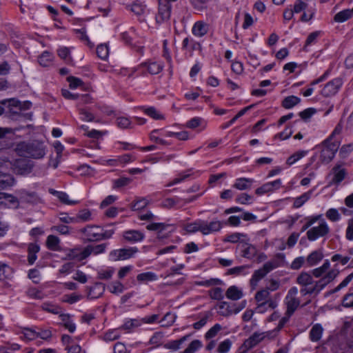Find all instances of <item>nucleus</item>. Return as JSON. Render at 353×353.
Returning <instances> with one entry per match:
<instances>
[{
	"label": "nucleus",
	"mask_w": 353,
	"mask_h": 353,
	"mask_svg": "<svg viewBox=\"0 0 353 353\" xmlns=\"http://www.w3.org/2000/svg\"><path fill=\"white\" fill-rule=\"evenodd\" d=\"M330 277L329 276L323 279L314 281L312 273L301 272L296 277V283L302 287L300 290L302 296L307 294L317 295L325 288V282Z\"/></svg>",
	"instance_id": "1"
},
{
	"label": "nucleus",
	"mask_w": 353,
	"mask_h": 353,
	"mask_svg": "<svg viewBox=\"0 0 353 353\" xmlns=\"http://www.w3.org/2000/svg\"><path fill=\"white\" fill-rule=\"evenodd\" d=\"M312 276L315 278L323 279L327 276H330L328 280L325 282V288L334 281L339 274L337 269L330 270V262L328 259L324 261L323 265L319 268L312 270Z\"/></svg>",
	"instance_id": "2"
},
{
	"label": "nucleus",
	"mask_w": 353,
	"mask_h": 353,
	"mask_svg": "<svg viewBox=\"0 0 353 353\" xmlns=\"http://www.w3.org/2000/svg\"><path fill=\"white\" fill-rule=\"evenodd\" d=\"M46 146L43 142L34 140L23 145V157L40 159L46 155Z\"/></svg>",
	"instance_id": "3"
},
{
	"label": "nucleus",
	"mask_w": 353,
	"mask_h": 353,
	"mask_svg": "<svg viewBox=\"0 0 353 353\" xmlns=\"http://www.w3.org/2000/svg\"><path fill=\"white\" fill-rule=\"evenodd\" d=\"M321 147L320 160L323 163H328L334 159L339 145L330 142V139H327L322 143Z\"/></svg>",
	"instance_id": "4"
},
{
	"label": "nucleus",
	"mask_w": 353,
	"mask_h": 353,
	"mask_svg": "<svg viewBox=\"0 0 353 353\" xmlns=\"http://www.w3.org/2000/svg\"><path fill=\"white\" fill-rule=\"evenodd\" d=\"M330 232V227L324 219H321L318 226L311 228L307 231V237L309 241H314L316 239L325 237Z\"/></svg>",
	"instance_id": "5"
},
{
	"label": "nucleus",
	"mask_w": 353,
	"mask_h": 353,
	"mask_svg": "<svg viewBox=\"0 0 353 353\" xmlns=\"http://www.w3.org/2000/svg\"><path fill=\"white\" fill-rule=\"evenodd\" d=\"M159 10L156 15V21L158 23H163L169 20L171 14L172 3L177 0H158Z\"/></svg>",
	"instance_id": "6"
},
{
	"label": "nucleus",
	"mask_w": 353,
	"mask_h": 353,
	"mask_svg": "<svg viewBox=\"0 0 353 353\" xmlns=\"http://www.w3.org/2000/svg\"><path fill=\"white\" fill-rule=\"evenodd\" d=\"M298 288H291L285 296V302L287 305V313L292 315L300 305V301L297 298Z\"/></svg>",
	"instance_id": "7"
},
{
	"label": "nucleus",
	"mask_w": 353,
	"mask_h": 353,
	"mask_svg": "<svg viewBox=\"0 0 353 353\" xmlns=\"http://www.w3.org/2000/svg\"><path fill=\"white\" fill-rule=\"evenodd\" d=\"M343 85V81L341 78H336L327 82L323 89L321 94L324 97H331L336 94Z\"/></svg>",
	"instance_id": "8"
},
{
	"label": "nucleus",
	"mask_w": 353,
	"mask_h": 353,
	"mask_svg": "<svg viewBox=\"0 0 353 353\" xmlns=\"http://www.w3.org/2000/svg\"><path fill=\"white\" fill-rule=\"evenodd\" d=\"M137 252L138 249L136 247L114 250L110 252V257L114 261H123L132 257Z\"/></svg>",
	"instance_id": "9"
},
{
	"label": "nucleus",
	"mask_w": 353,
	"mask_h": 353,
	"mask_svg": "<svg viewBox=\"0 0 353 353\" xmlns=\"http://www.w3.org/2000/svg\"><path fill=\"white\" fill-rule=\"evenodd\" d=\"M270 332H258L253 333L248 339H247L244 343L243 346L246 350L251 349L266 338H270Z\"/></svg>",
	"instance_id": "10"
},
{
	"label": "nucleus",
	"mask_w": 353,
	"mask_h": 353,
	"mask_svg": "<svg viewBox=\"0 0 353 353\" xmlns=\"http://www.w3.org/2000/svg\"><path fill=\"white\" fill-rule=\"evenodd\" d=\"M43 203V198L34 191H23V204L26 206H36Z\"/></svg>",
	"instance_id": "11"
},
{
	"label": "nucleus",
	"mask_w": 353,
	"mask_h": 353,
	"mask_svg": "<svg viewBox=\"0 0 353 353\" xmlns=\"http://www.w3.org/2000/svg\"><path fill=\"white\" fill-rule=\"evenodd\" d=\"M81 232L84 234L87 240L89 241H95L103 239L102 232L99 227L96 225H88Z\"/></svg>",
	"instance_id": "12"
},
{
	"label": "nucleus",
	"mask_w": 353,
	"mask_h": 353,
	"mask_svg": "<svg viewBox=\"0 0 353 353\" xmlns=\"http://www.w3.org/2000/svg\"><path fill=\"white\" fill-rule=\"evenodd\" d=\"M223 228V223L218 220L208 222L203 220L202 234L208 235L212 233L219 232Z\"/></svg>",
	"instance_id": "13"
},
{
	"label": "nucleus",
	"mask_w": 353,
	"mask_h": 353,
	"mask_svg": "<svg viewBox=\"0 0 353 353\" xmlns=\"http://www.w3.org/2000/svg\"><path fill=\"white\" fill-rule=\"evenodd\" d=\"M254 299L256 302L268 303L270 309H274L277 306L276 302L271 299L270 292L268 289L264 288L258 291L255 294Z\"/></svg>",
	"instance_id": "14"
},
{
	"label": "nucleus",
	"mask_w": 353,
	"mask_h": 353,
	"mask_svg": "<svg viewBox=\"0 0 353 353\" xmlns=\"http://www.w3.org/2000/svg\"><path fill=\"white\" fill-rule=\"evenodd\" d=\"M105 290V286L101 282L95 283L92 286L87 287L88 299H96L101 297Z\"/></svg>",
	"instance_id": "15"
},
{
	"label": "nucleus",
	"mask_w": 353,
	"mask_h": 353,
	"mask_svg": "<svg viewBox=\"0 0 353 353\" xmlns=\"http://www.w3.org/2000/svg\"><path fill=\"white\" fill-rule=\"evenodd\" d=\"M281 180L279 179L272 182L264 183L262 186L258 188L255 190V192L258 195H262L268 192H273L279 190L281 186Z\"/></svg>",
	"instance_id": "16"
},
{
	"label": "nucleus",
	"mask_w": 353,
	"mask_h": 353,
	"mask_svg": "<svg viewBox=\"0 0 353 353\" xmlns=\"http://www.w3.org/2000/svg\"><path fill=\"white\" fill-rule=\"evenodd\" d=\"M123 236L128 242L137 243L143 241L145 235L139 230H130L125 231L123 234Z\"/></svg>",
	"instance_id": "17"
},
{
	"label": "nucleus",
	"mask_w": 353,
	"mask_h": 353,
	"mask_svg": "<svg viewBox=\"0 0 353 353\" xmlns=\"http://www.w3.org/2000/svg\"><path fill=\"white\" fill-rule=\"evenodd\" d=\"M40 251V246L37 243H30L28 245L27 252V261L28 265H33L37 259V254Z\"/></svg>",
	"instance_id": "18"
},
{
	"label": "nucleus",
	"mask_w": 353,
	"mask_h": 353,
	"mask_svg": "<svg viewBox=\"0 0 353 353\" xmlns=\"http://www.w3.org/2000/svg\"><path fill=\"white\" fill-rule=\"evenodd\" d=\"M332 174L333 178L331 183L339 185L346 176L347 172L345 168H342L340 165H335L332 169Z\"/></svg>",
	"instance_id": "19"
},
{
	"label": "nucleus",
	"mask_w": 353,
	"mask_h": 353,
	"mask_svg": "<svg viewBox=\"0 0 353 353\" xmlns=\"http://www.w3.org/2000/svg\"><path fill=\"white\" fill-rule=\"evenodd\" d=\"M48 192L50 194L55 196L60 202L65 205H73L78 203L77 201L70 200L68 194L65 192L57 191L52 188H50Z\"/></svg>",
	"instance_id": "20"
},
{
	"label": "nucleus",
	"mask_w": 353,
	"mask_h": 353,
	"mask_svg": "<svg viewBox=\"0 0 353 353\" xmlns=\"http://www.w3.org/2000/svg\"><path fill=\"white\" fill-rule=\"evenodd\" d=\"M209 30V26L203 21H196L192 26V33L197 37H202L205 35Z\"/></svg>",
	"instance_id": "21"
},
{
	"label": "nucleus",
	"mask_w": 353,
	"mask_h": 353,
	"mask_svg": "<svg viewBox=\"0 0 353 353\" xmlns=\"http://www.w3.org/2000/svg\"><path fill=\"white\" fill-rule=\"evenodd\" d=\"M225 296L232 301H237L243 296V292L240 288L232 285L226 290Z\"/></svg>",
	"instance_id": "22"
},
{
	"label": "nucleus",
	"mask_w": 353,
	"mask_h": 353,
	"mask_svg": "<svg viewBox=\"0 0 353 353\" xmlns=\"http://www.w3.org/2000/svg\"><path fill=\"white\" fill-rule=\"evenodd\" d=\"M182 48L187 51L192 53L195 50H201V46L200 43L196 41L194 39L186 37L183 40Z\"/></svg>",
	"instance_id": "23"
},
{
	"label": "nucleus",
	"mask_w": 353,
	"mask_h": 353,
	"mask_svg": "<svg viewBox=\"0 0 353 353\" xmlns=\"http://www.w3.org/2000/svg\"><path fill=\"white\" fill-rule=\"evenodd\" d=\"M254 179L250 178H238L235 180L233 187L239 190H245L251 188Z\"/></svg>",
	"instance_id": "24"
},
{
	"label": "nucleus",
	"mask_w": 353,
	"mask_h": 353,
	"mask_svg": "<svg viewBox=\"0 0 353 353\" xmlns=\"http://www.w3.org/2000/svg\"><path fill=\"white\" fill-rule=\"evenodd\" d=\"M3 106L12 114L18 113L22 108L20 101L14 99L3 101Z\"/></svg>",
	"instance_id": "25"
},
{
	"label": "nucleus",
	"mask_w": 353,
	"mask_h": 353,
	"mask_svg": "<svg viewBox=\"0 0 353 353\" xmlns=\"http://www.w3.org/2000/svg\"><path fill=\"white\" fill-rule=\"evenodd\" d=\"M235 305L231 306L226 301H221L216 305L217 313L223 316H228L234 313L233 307Z\"/></svg>",
	"instance_id": "26"
},
{
	"label": "nucleus",
	"mask_w": 353,
	"mask_h": 353,
	"mask_svg": "<svg viewBox=\"0 0 353 353\" xmlns=\"http://www.w3.org/2000/svg\"><path fill=\"white\" fill-rule=\"evenodd\" d=\"M203 219H197L195 221L184 225L183 229L188 233L200 232L202 234Z\"/></svg>",
	"instance_id": "27"
},
{
	"label": "nucleus",
	"mask_w": 353,
	"mask_h": 353,
	"mask_svg": "<svg viewBox=\"0 0 353 353\" xmlns=\"http://www.w3.org/2000/svg\"><path fill=\"white\" fill-rule=\"evenodd\" d=\"M323 258V254L321 250L312 252L307 257L306 262L308 266H314L320 262Z\"/></svg>",
	"instance_id": "28"
},
{
	"label": "nucleus",
	"mask_w": 353,
	"mask_h": 353,
	"mask_svg": "<svg viewBox=\"0 0 353 353\" xmlns=\"http://www.w3.org/2000/svg\"><path fill=\"white\" fill-rule=\"evenodd\" d=\"M189 337L190 335H185L179 339L170 341L164 345V347L172 351H177L181 348V345L189 339Z\"/></svg>",
	"instance_id": "29"
},
{
	"label": "nucleus",
	"mask_w": 353,
	"mask_h": 353,
	"mask_svg": "<svg viewBox=\"0 0 353 353\" xmlns=\"http://www.w3.org/2000/svg\"><path fill=\"white\" fill-rule=\"evenodd\" d=\"M145 67L146 71L148 74L154 75L160 73L163 68V65L158 61H148Z\"/></svg>",
	"instance_id": "30"
},
{
	"label": "nucleus",
	"mask_w": 353,
	"mask_h": 353,
	"mask_svg": "<svg viewBox=\"0 0 353 353\" xmlns=\"http://www.w3.org/2000/svg\"><path fill=\"white\" fill-rule=\"evenodd\" d=\"M185 126L190 129H196L200 128V130H203L206 127L205 121L201 117H194L189 120Z\"/></svg>",
	"instance_id": "31"
},
{
	"label": "nucleus",
	"mask_w": 353,
	"mask_h": 353,
	"mask_svg": "<svg viewBox=\"0 0 353 353\" xmlns=\"http://www.w3.org/2000/svg\"><path fill=\"white\" fill-rule=\"evenodd\" d=\"M47 248L52 251L60 250V239L54 235H49L46 239Z\"/></svg>",
	"instance_id": "32"
},
{
	"label": "nucleus",
	"mask_w": 353,
	"mask_h": 353,
	"mask_svg": "<svg viewBox=\"0 0 353 353\" xmlns=\"http://www.w3.org/2000/svg\"><path fill=\"white\" fill-rule=\"evenodd\" d=\"M137 279L139 283H147L150 281H154L158 279V276L152 272H146L139 274Z\"/></svg>",
	"instance_id": "33"
},
{
	"label": "nucleus",
	"mask_w": 353,
	"mask_h": 353,
	"mask_svg": "<svg viewBox=\"0 0 353 353\" xmlns=\"http://www.w3.org/2000/svg\"><path fill=\"white\" fill-rule=\"evenodd\" d=\"M141 109L145 114L154 119L162 120L164 119L163 115L161 114L154 107L143 106L141 108Z\"/></svg>",
	"instance_id": "34"
},
{
	"label": "nucleus",
	"mask_w": 353,
	"mask_h": 353,
	"mask_svg": "<svg viewBox=\"0 0 353 353\" xmlns=\"http://www.w3.org/2000/svg\"><path fill=\"white\" fill-rule=\"evenodd\" d=\"M352 17V10L345 9L341 10L334 15V20L336 23H343L350 19Z\"/></svg>",
	"instance_id": "35"
},
{
	"label": "nucleus",
	"mask_w": 353,
	"mask_h": 353,
	"mask_svg": "<svg viewBox=\"0 0 353 353\" xmlns=\"http://www.w3.org/2000/svg\"><path fill=\"white\" fill-rule=\"evenodd\" d=\"M267 274V272L263 268V267L254 272L252 278L250 281L251 286L253 288L256 287L260 280L264 278Z\"/></svg>",
	"instance_id": "36"
},
{
	"label": "nucleus",
	"mask_w": 353,
	"mask_h": 353,
	"mask_svg": "<svg viewBox=\"0 0 353 353\" xmlns=\"http://www.w3.org/2000/svg\"><path fill=\"white\" fill-rule=\"evenodd\" d=\"M54 59L53 54L48 52L44 51L39 57L38 61L39 64L43 67H48L52 63Z\"/></svg>",
	"instance_id": "37"
},
{
	"label": "nucleus",
	"mask_w": 353,
	"mask_h": 353,
	"mask_svg": "<svg viewBox=\"0 0 353 353\" xmlns=\"http://www.w3.org/2000/svg\"><path fill=\"white\" fill-rule=\"evenodd\" d=\"M313 190H309L307 192L303 193L300 196L296 197L294 199L293 207L299 208L301 207L305 202H307L311 197Z\"/></svg>",
	"instance_id": "38"
},
{
	"label": "nucleus",
	"mask_w": 353,
	"mask_h": 353,
	"mask_svg": "<svg viewBox=\"0 0 353 353\" xmlns=\"http://www.w3.org/2000/svg\"><path fill=\"white\" fill-rule=\"evenodd\" d=\"M92 254L91 245L87 246L85 248L79 255L74 253V250H72L70 253L68 254V257L70 259H74L78 257L79 260H83L88 257L90 254Z\"/></svg>",
	"instance_id": "39"
},
{
	"label": "nucleus",
	"mask_w": 353,
	"mask_h": 353,
	"mask_svg": "<svg viewBox=\"0 0 353 353\" xmlns=\"http://www.w3.org/2000/svg\"><path fill=\"white\" fill-rule=\"evenodd\" d=\"M301 101L300 98L298 97L291 95L285 97L282 101V105L285 109H290L299 103Z\"/></svg>",
	"instance_id": "40"
},
{
	"label": "nucleus",
	"mask_w": 353,
	"mask_h": 353,
	"mask_svg": "<svg viewBox=\"0 0 353 353\" xmlns=\"http://www.w3.org/2000/svg\"><path fill=\"white\" fill-rule=\"evenodd\" d=\"M323 327L320 324L314 325L310 330V337L311 341H318L321 339L322 333H323Z\"/></svg>",
	"instance_id": "41"
},
{
	"label": "nucleus",
	"mask_w": 353,
	"mask_h": 353,
	"mask_svg": "<svg viewBox=\"0 0 353 353\" xmlns=\"http://www.w3.org/2000/svg\"><path fill=\"white\" fill-rule=\"evenodd\" d=\"M57 54L61 59H63L65 62L70 63L72 62V57L70 56V48L61 46L57 50Z\"/></svg>",
	"instance_id": "42"
},
{
	"label": "nucleus",
	"mask_w": 353,
	"mask_h": 353,
	"mask_svg": "<svg viewBox=\"0 0 353 353\" xmlns=\"http://www.w3.org/2000/svg\"><path fill=\"white\" fill-rule=\"evenodd\" d=\"M195 284L199 286H205V287H211V286H216L221 285L223 284V281L216 278H212L210 279L202 280L199 281H196Z\"/></svg>",
	"instance_id": "43"
},
{
	"label": "nucleus",
	"mask_w": 353,
	"mask_h": 353,
	"mask_svg": "<svg viewBox=\"0 0 353 353\" xmlns=\"http://www.w3.org/2000/svg\"><path fill=\"white\" fill-rule=\"evenodd\" d=\"M141 325V320L139 319H129L125 321L123 325H121L119 329L125 330L130 332L132 329L134 327H138Z\"/></svg>",
	"instance_id": "44"
},
{
	"label": "nucleus",
	"mask_w": 353,
	"mask_h": 353,
	"mask_svg": "<svg viewBox=\"0 0 353 353\" xmlns=\"http://www.w3.org/2000/svg\"><path fill=\"white\" fill-rule=\"evenodd\" d=\"M75 219H77V223L90 221L92 219L91 212L88 209L81 210L79 211Z\"/></svg>",
	"instance_id": "45"
},
{
	"label": "nucleus",
	"mask_w": 353,
	"mask_h": 353,
	"mask_svg": "<svg viewBox=\"0 0 353 353\" xmlns=\"http://www.w3.org/2000/svg\"><path fill=\"white\" fill-rule=\"evenodd\" d=\"M252 106L253 105H251L241 110L230 121L223 124L222 128L225 129L232 125L239 118L244 115L250 109H251Z\"/></svg>",
	"instance_id": "46"
},
{
	"label": "nucleus",
	"mask_w": 353,
	"mask_h": 353,
	"mask_svg": "<svg viewBox=\"0 0 353 353\" xmlns=\"http://www.w3.org/2000/svg\"><path fill=\"white\" fill-rule=\"evenodd\" d=\"M202 347V343L201 341L196 339L192 341L189 345L180 353H195Z\"/></svg>",
	"instance_id": "47"
},
{
	"label": "nucleus",
	"mask_w": 353,
	"mask_h": 353,
	"mask_svg": "<svg viewBox=\"0 0 353 353\" xmlns=\"http://www.w3.org/2000/svg\"><path fill=\"white\" fill-rule=\"evenodd\" d=\"M307 154V151L301 150L295 152L289 157L286 161V163L290 166L300 160L301 158L305 157Z\"/></svg>",
	"instance_id": "48"
},
{
	"label": "nucleus",
	"mask_w": 353,
	"mask_h": 353,
	"mask_svg": "<svg viewBox=\"0 0 353 353\" xmlns=\"http://www.w3.org/2000/svg\"><path fill=\"white\" fill-rule=\"evenodd\" d=\"M124 285L118 281L111 283L108 287L109 291L114 294H121L124 291Z\"/></svg>",
	"instance_id": "49"
},
{
	"label": "nucleus",
	"mask_w": 353,
	"mask_h": 353,
	"mask_svg": "<svg viewBox=\"0 0 353 353\" xmlns=\"http://www.w3.org/2000/svg\"><path fill=\"white\" fill-rule=\"evenodd\" d=\"M114 273L113 268H108L105 270H101L97 273V278L102 280H109Z\"/></svg>",
	"instance_id": "50"
},
{
	"label": "nucleus",
	"mask_w": 353,
	"mask_h": 353,
	"mask_svg": "<svg viewBox=\"0 0 353 353\" xmlns=\"http://www.w3.org/2000/svg\"><path fill=\"white\" fill-rule=\"evenodd\" d=\"M12 269L7 265H0V280L10 279L12 276Z\"/></svg>",
	"instance_id": "51"
},
{
	"label": "nucleus",
	"mask_w": 353,
	"mask_h": 353,
	"mask_svg": "<svg viewBox=\"0 0 353 353\" xmlns=\"http://www.w3.org/2000/svg\"><path fill=\"white\" fill-rule=\"evenodd\" d=\"M321 34V31H315L310 33L305 41V44L304 46L303 49L306 50L307 46L315 44L317 42L318 38Z\"/></svg>",
	"instance_id": "52"
},
{
	"label": "nucleus",
	"mask_w": 353,
	"mask_h": 353,
	"mask_svg": "<svg viewBox=\"0 0 353 353\" xmlns=\"http://www.w3.org/2000/svg\"><path fill=\"white\" fill-rule=\"evenodd\" d=\"M97 54L101 59H106L109 55V48L107 44H100L97 48Z\"/></svg>",
	"instance_id": "53"
},
{
	"label": "nucleus",
	"mask_w": 353,
	"mask_h": 353,
	"mask_svg": "<svg viewBox=\"0 0 353 353\" xmlns=\"http://www.w3.org/2000/svg\"><path fill=\"white\" fill-rule=\"evenodd\" d=\"M353 279V272L347 275L334 289L330 293L334 294L345 288Z\"/></svg>",
	"instance_id": "54"
},
{
	"label": "nucleus",
	"mask_w": 353,
	"mask_h": 353,
	"mask_svg": "<svg viewBox=\"0 0 353 353\" xmlns=\"http://www.w3.org/2000/svg\"><path fill=\"white\" fill-rule=\"evenodd\" d=\"M325 216L327 219L332 222H336L341 219V214L336 208H330L327 210Z\"/></svg>",
	"instance_id": "55"
},
{
	"label": "nucleus",
	"mask_w": 353,
	"mask_h": 353,
	"mask_svg": "<svg viewBox=\"0 0 353 353\" xmlns=\"http://www.w3.org/2000/svg\"><path fill=\"white\" fill-rule=\"evenodd\" d=\"M170 225L163 223H152L146 226L147 230L161 232L165 230Z\"/></svg>",
	"instance_id": "56"
},
{
	"label": "nucleus",
	"mask_w": 353,
	"mask_h": 353,
	"mask_svg": "<svg viewBox=\"0 0 353 353\" xmlns=\"http://www.w3.org/2000/svg\"><path fill=\"white\" fill-rule=\"evenodd\" d=\"M144 63H140L136 67L130 68H121L120 70V74L123 77H132L134 74L137 72V70L141 68Z\"/></svg>",
	"instance_id": "57"
},
{
	"label": "nucleus",
	"mask_w": 353,
	"mask_h": 353,
	"mask_svg": "<svg viewBox=\"0 0 353 353\" xmlns=\"http://www.w3.org/2000/svg\"><path fill=\"white\" fill-rule=\"evenodd\" d=\"M209 295L212 299L220 301L223 299V290L219 287H216L210 290Z\"/></svg>",
	"instance_id": "58"
},
{
	"label": "nucleus",
	"mask_w": 353,
	"mask_h": 353,
	"mask_svg": "<svg viewBox=\"0 0 353 353\" xmlns=\"http://www.w3.org/2000/svg\"><path fill=\"white\" fill-rule=\"evenodd\" d=\"M279 266H281V262L277 259H272L271 261L266 262L263 265V268L268 274Z\"/></svg>",
	"instance_id": "59"
},
{
	"label": "nucleus",
	"mask_w": 353,
	"mask_h": 353,
	"mask_svg": "<svg viewBox=\"0 0 353 353\" xmlns=\"http://www.w3.org/2000/svg\"><path fill=\"white\" fill-rule=\"evenodd\" d=\"M14 180L12 176L8 174H0V188H5L8 186L12 185Z\"/></svg>",
	"instance_id": "60"
},
{
	"label": "nucleus",
	"mask_w": 353,
	"mask_h": 353,
	"mask_svg": "<svg viewBox=\"0 0 353 353\" xmlns=\"http://www.w3.org/2000/svg\"><path fill=\"white\" fill-rule=\"evenodd\" d=\"M120 337V333L118 330H112L108 331L103 336V340L105 341H114Z\"/></svg>",
	"instance_id": "61"
},
{
	"label": "nucleus",
	"mask_w": 353,
	"mask_h": 353,
	"mask_svg": "<svg viewBox=\"0 0 353 353\" xmlns=\"http://www.w3.org/2000/svg\"><path fill=\"white\" fill-rule=\"evenodd\" d=\"M243 236H245V234H243V233L235 232V233H232V234L227 235L225 237L223 241L225 242L236 243L239 241V240L241 239V237H243Z\"/></svg>",
	"instance_id": "62"
},
{
	"label": "nucleus",
	"mask_w": 353,
	"mask_h": 353,
	"mask_svg": "<svg viewBox=\"0 0 353 353\" xmlns=\"http://www.w3.org/2000/svg\"><path fill=\"white\" fill-rule=\"evenodd\" d=\"M221 330V325L219 323L212 327L205 334L206 339H210L216 336L218 332Z\"/></svg>",
	"instance_id": "63"
},
{
	"label": "nucleus",
	"mask_w": 353,
	"mask_h": 353,
	"mask_svg": "<svg viewBox=\"0 0 353 353\" xmlns=\"http://www.w3.org/2000/svg\"><path fill=\"white\" fill-rule=\"evenodd\" d=\"M345 237L349 241H353V218L349 219L347 221Z\"/></svg>",
	"instance_id": "64"
}]
</instances>
